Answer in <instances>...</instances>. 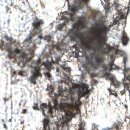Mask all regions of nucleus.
Segmentation results:
<instances>
[{"label": "nucleus", "instance_id": "f257e3e1", "mask_svg": "<svg viewBox=\"0 0 130 130\" xmlns=\"http://www.w3.org/2000/svg\"><path fill=\"white\" fill-rule=\"evenodd\" d=\"M7 39L9 41V42H4L2 44L0 43V46L6 48L8 52V54L10 58H13L12 61L19 59L18 64L20 65L25 66L26 64H28V67L31 68V72L32 75L29 78L30 82L33 84H36V79L38 77H41L42 74L40 73V67L42 64V61H38L31 60V58L33 55V51L35 50L36 47L34 45L33 46H29L30 51V54L25 53L23 51H21L18 48L17 46L13 48L12 47V42L11 38L10 39L9 37L6 36Z\"/></svg>", "mask_w": 130, "mask_h": 130}, {"label": "nucleus", "instance_id": "f03ea898", "mask_svg": "<svg viewBox=\"0 0 130 130\" xmlns=\"http://www.w3.org/2000/svg\"><path fill=\"white\" fill-rule=\"evenodd\" d=\"M89 47L88 48V50L92 52L90 53L91 57H93L94 56H96V59H95V61L92 59L89 61V65L86 64L84 66L86 70L89 72L90 71H92L95 69L98 68L99 67L104 66V63L103 62L102 58L100 57L96 53L100 48L95 47L94 46L92 43L88 44Z\"/></svg>", "mask_w": 130, "mask_h": 130}, {"label": "nucleus", "instance_id": "7ed1b4c3", "mask_svg": "<svg viewBox=\"0 0 130 130\" xmlns=\"http://www.w3.org/2000/svg\"><path fill=\"white\" fill-rule=\"evenodd\" d=\"M114 3V5L116 7L115 8L117 13L113 15L114 18L115 17V19H114L113 23L115 25H117L119 27L121 26V28H123L126 23V16L124 11L119 8V5L118 1H115Z\"/></svg>", "mask_w": 130, "mask_h": 130}, {"label": "nucleus", "instance_id": "20e7f679", "mask_svg": "<svg viewBox=\"0 0 130 130\" xmlns=\"http://www.w3.org/2000/svg\"><path fill=\"white\" fill-rule=\"evenodd\" d=\"M69 7L70 12H68L67 11L64 12L61 17L64 20L65 22L71 20L72 22L73 26L76 27L78 24V20L75 18V12L80 7L78 5H73Z\"/></svg>", "mask_w": 130, "mask_h": 130}, {"label": "nucleus", "instance_id": "39448f33", "mask_svg": "<svg viewBox=\"0 0 130 130\" xmlns=\"http://www.w3.org/2000/svg\"><path fill=\"white\" fill-rule=\"evenodd\" d=\"M40 108L41 109L43 115L46 117L45 118L43 121V130H50L49 124L50 120L47 117L45 113V109L47 110V112L49 114L50 116L52 118L54 117V109L53 107L49 106L47 104L43 103L40 106Z\"/></svg>", "mask_w": 130, "mask_h": 130}, {"label": "nucleus", "instance_id": "423d86ee", "mask_svg": "<svg viewBox=\"0 0 130 130\" xmlns=\"http://www.w3.org/2000/svg\"><path fill=\"white\" fill-rule=\"evenodd\" d=\"M55 47L57 51L56 52L54 49H53L52 51H51V52L54 54L56 56L55 63L58 64L59 61H61L60 58L63 55L64 51L60 44H58Z\"/></svg>", "mask_w": 130, "mask_h": 130}, {"label": "nucleus", "instance_id": "0eeeda50", "mask_svg": "<svg viewBox=\"0 0 130 130\" xmlns=\"http://www.w3.org/2000/svg\"><path fill=\"white\" fill-rule=\"evenodd\" d=\"M44 21L42 19H35L32 23V25L34 29L32 31H30V34L31 35L33 36L41 32V25H44Z\"/></svg>", "mask_w": 130, "mask_h": 130}, {"label": "nucleus", "instance_id": "6e6552de", "mask_svg": "<svg viewBox=\"0 0 130 130\" xmlns=\"http://www.w3.org/2000/svg\"><path fill=\"white\" fill-rule=\"evenodd\" d=\"M54 87L51 86H50L49 87H47L46 88V90L48 91L49 92L52 94V95L51 96L56 101L59 96H63V90H59L58 91V94H57L54 92Z\"/></svg>", "mask_w": 130, "mask_h": 130}, {"label": "nucleus", "instance_id": "1a4fd4ad", "mask_svg": "<svg viewBox=\"0 0 130 130\" xmlns=\"http://www.w3.org/2000/svg\"><path fill=\"white\" fill-rule=\"evenodd\" d=\"M121 122L120 121H117V122H116L114 123V126L115 127L116 129L117 130H120L121 129L119 128V125L120 124ZM97 129L98 130H113L112 128V127H110V128H101V129H99V128L100 127V126L98 125L97 126Z\"/></svg>", "mask_w": 130, "mask_h": 130}, {"label": "nucleus", "instance_id": "9d476101", "mask_svg": "<svg viewBox=\"0 0 130 130\" xmlns=\"http://www.w3.org/2000/svg\"><path fill=\"white\" fill-rule=\"evenodd\" d=\"M11 76L12 77L11 83L12 84H13L16 83L18 81V79L17 80H16L17 78H15V81H13V77H16L17 76V74H18L20 75H23L24 74V73L22 72V71H20V72H18L17 73L15 72L12 71H11Z\"/></svg>", "mask_w": 130, "mask_h": 130}, {"label": "nucleus", "instance_id": "9b49d317", "mask_svg": "<svg viewBox=\"0 0 130 130\" xmlns=\"http://www.w3.org/2000/svg\"><path fill=\"white\" fill-rule=\"evenodd\" d=\"M122 43L124 46L126 45L129 40V38L126 33H124L121 38Z\"/></svg>", "mask_w": 130, "mask_h": 130}, {"label": "nucleus", "instance_id": "f8f14e48", "mask_svg": "<svg viewBox=\"0 0 130 130\" xmlns=\"http://www.w3.org/2000/svg\"><path fill=\"white\" fill-rule=\"evenodd\" d=\"M105 3L104 8L106 12L110 11L111 9V6L112 5V4H110L108 2V0H104Z\"/></svg>", "mask_w": 130, "mask_h": 130}, {"label": "nucleus", "instance_id": "ddd939ff", "mask_svg": "<svg viewBox=\"0 0 130 130\" xmlns=\"http://www.w3.org/2000/svg\"><path fill=\"white\" fill-rule=\"evenodd\" d=\"M53 36V34L51 35H47L45 37V39L49 42V45L52 47L54 46L53 43V41L52 39H51L52 36Z\"/></svg>", "mask_w": 130, "mask_h": 130}, {"label": "nucleus", "instance_id": "4468645a", "mask_svg": "<svg viewBox=\"0 0 130 130\" xmlns=\"http://www.w3.org/2000/svg\"><path fill=\"white\" fill-rule=\"evenodd\" d=\"M77 32L76 29H71L69 31L68 35L71 39H74L76 38V34Z\"/></svg>", "mask_w": 130, "mask_h": 130}, {"label": "nucleus", "instance_id": "2eb2a0df", "mask_svg": "<svg viewBox=\"0 0 130 130\" xmlns=\"http://www.w3.org/2000/svg\"><path fill=\"white\" fill-rule=\"evenodd\" d=\"M106 79L110 80L111 81L113 82L116 80V77L115 75L111 73L107 74L106 76Z\"/></svg>", "mask_w": 130, "mask_h": 130}, {"label": "nucleus", "instance_id": "dca6fc26", "mask_svg": "<svg viewBox=\"0 0 130 130\" xmlns=\"http://www.w3.org/2000/svg\"><path fill=\"white\" fill-rule=\"evenodd\" d=\"M67 112L68 117L71 118L74 116L75 113L73 111V109L69 108H68Z\"/></svg>", "mask_w": 130, "mask_h": 130}, {"label": "nucleus", "instance_id": "f3484780", "mask_svg": "<svg viewBox=\"0 0 130 130\" xmlns=\"http://www.w3.org/2000/svg\"><path fill=\"white\" fill-rule=\"evenodd\" d=\"M54 65V64H52V63L48 62H47L46 64L45 65V67L49 71L51 69H54V67L53 66Z\"/></svg>", "mask_w": 130, "mask_h": 130}, {"label": "nucleus", "instance_id": "a211bd4d", "mask_svg": "<svg viewBox=\"0 0 130 130\" xmlns=\"http://www.w3.org/2000/svg\"><path fill=\"white\" fill-rule=\"evenodd\" d=\"M108 90L109 92H110V95H113L116 96V98H117L118 96V95L117 93L115 92L113 90L111 89H110L109 88H108Z\"/></svg>", "mask_w": 130, "mask_h": 130}, {"label": "nucleus", "instance_id": "6ab92c4d", "mask_svg": "<svg viewBox=\"0 0 130 130\" xmlns=\"http://www.w3.org/2000/svg\"><path fill=\"white\" fill-rule=\"evenodd\" d=\"M44 74L46 77H47L48 78L49 80H51V75L48 72H44Z\"/></svg>", "mask_w": 130, "mask_h": 130}, {"label": "nucleus", "instance_id": "aec40b11", "mask_svg": "<svg viewBox=\"0 0 130 130\" xmlns=\"http://www.w3.org/2000/svg\"><path fill=\"white\" fill-rule=\"evenodd\" d=\"M110 66L114 70H118L120 69L119 67L113 63H112Z\"/></svg>", "mask_w": 130, "mask_h": 130}, {"label": "nucleus", "instance_id": "412c9836", "mask_svg": "<svg viewBox=\"0 0 130 130\" xmlns=\"http://www.w3.org/2000/svg\"><path fill=\"white\" fill-rule=\"evenodd\" d=\"M67 25V24L65 23L61 24L59 26V27H58V29L59 30H61L63 28L64 26H66Z\"/></svg>", "mask_w": 130, "mask_h": 130}, {"label": "nucleus", "instance_id": "4be33fe9", "mask_svg": "<svg viewBox=\"0 0 130 130\" xmlns=\"http://www.w3.org/2000/svg\"><path fill=\"white\" fill-rule=\"evenodd\" d=\"M32 108L34 110H39V108L38 106V104L37 103H34V106H32Z\"/></svg>", "mask_w": 130, "mask_h": 130}, {"label": "nucleus", "instance_id": "5701e85b", "mask_svg": "<svg viewBox=\"0 0 130 130\" xmlns=\"http://www.w3.org/2000/svg\"><path fill=\"white\" fill-rule=\"evenodd\" d=\"M63 68L66 71H68L69 73H70L71 71V69L69 67H65L64 66H63Z\"/></svg>", "mask_w": 130, "mask_h": 130}, {"label": "nucleus", "instance_id": "b1692460", "mask_svg": "<svg viewBox=\"0 0 130 130\" xmlns=\"http://www.w3.org/2000/svg\"><path fill=\"white\" fill-rule=\"evenodd\" d=\"M83 124L82 122L80 123V125L79 126V128L78 130H85L83 127Z\"/></svg>", "mask_w": 130, "mask_h": 130}, {"label": "nucleus", "instance_id": "393cba45", "mask_svg": "<svg viewBox=\"0 0 130 130\" xmlns=\"http://www.w3.org/2000/svg\"><path fill=\"white\" fill-rule=\"evenodd\" d=\"M56 75L57 76H59V73L60 71V68L59 67H57L56 68Z\"/></svg>", "mask_w": 130, "mask_h": 130}, {"label": "nucleus", "instance_id": "a878e982", "mask_svg": "<svg viewBox=\"0 0 130 130\" xmlns=\"http://www.w3.org/2000/svg\"><path fill=\"white\" fill-rule=\"evenodd\" d=\"M130 3H129L128 4L129 5V8H128L127 9V11L126 12L125 11V12L126 13V14H128L129 13V11H130V5H129Z\"/></svg>", "mask_w": 130, "mask_h": 130}, {"label": "nucleus", "instance_id": "bb28decb", "mask_svg": "<svg viewBox=\"0 0 130 130\" xmlns=\"http://www.w3.org/2000/svg\"><path fill=\"white\" fill-rule=\"evenodd\" d=\"M123 84L125 87H128V84L127 83L125 82L124 79L123 80Z\"/></svg>", "mask_w": 130, "mask_h": 130}, {"label": "nucleus", "instance_id": "cd10ccee", "mask_svg": "<svg viewBox=\"0 0 130 130\" xmlns=\"http://www.w3.org/2000/svg\"><path fill=\"white\" fill-rule=\"evenodd\" d=\"M26 40L27 42H29L31 41V39L30 37L28 36L26 37Z\"/></svg>", "mask_w": 130, "mask_h": 130}, {"label": "nucleus", "instance_id": "c85d7f7f", "mask_svg": "<svg viewBox=\"0 0 130 130\" xmlns=\"http://www.w3.org/2000/svg\"><path fill=\"white\" fill-rule=\"evenodd\" d=\"M37 37L39 38L40 39H42L43 38V37L41 35H40L37 36Z\"/></svg>", "mask_w": 130, "mask_h": 130}, {"label": "nucleus", "instance_id": "c756f323", "mask_svg": "<svg viewBox=\"0 0 130 130\" xmlns=\"http://www.w3.org/2000/svg\"><path fill=\"white\" fill-rule=\"evenodd\" d=\"M5 8L6 9V13H7L8 12V11L9 10V7H8L5 6Z\"/></svg>", "mask_w": 130, "mask_h": 130}, {"label": "nucleus", "instance_id": "7c9ffc66", "mask_svg": "<svg viewBox=\"0 0 130 130\" xmlns=\"http://www.w3.org/2000/svg\"><path fill=\"white\" fill-rule=\"evenodd\" d=\"M105 30L106 31H109L110 30L109 28L107 27H105Z\"/></svg>", "mask_w": 130, "mask_h": 130}, {"label": "nucleus", "instance_id": "2f4dec72", "mask_svg": "<svg viewBox=\"0 0 130 130\" xmlns=\"http://www.w3.org/2000/svg\"><path fill=\"white\" fill-rule=\"evenodd\" d=\"M120 93L122 95H123L125 93V91L124 90H122L120 92Z\"/></svg>", "mask_w": 130, "mask_h": 130}, {"label": "nucleus", "instance_id": "473e14b6", "mask_svg": "<svg viewBox=\"0 0 130 130\" xmlns=\"http://www.w3.org/2000/svg\"><path fill=\"white\" fill-rule=\"evenodd\" d=\"M3 126H4V127L5 128V129H7V128L6 125L4 123L3 124Z\"/></svg>", "mask_w": 130, "mask_h": 130}, {"label": "nucleus", "instance_id": "72a5a7b5", "mask_svg": "<svg viewBox=\"0 0 130 130\" xmlns=\"http://www.w3.org/2000/svg\"><path fill=\"white\" fill-rule=\"evenodd\" d=\"M26 111V109H25L23 110V111L21 112L22 113H25Z\"/></svg>", "mask_w": 130, "mask_h": 130}, {"label": "nucleus", "instance_id": "f704fd0d", "mask_svg": "<svg viewBox=\"0 0 130 130\" xmlns=\"http://www.w3.org/2000/svg\"><path fill=\"white\" fill-rule=\"evenodd\" d=\"M76 112L77 114H80V111L79 110H76Z\"/></svg>", "mask_w": 130, "mask_h": 130}, {"label": "nucleus", "instance_id": "c9c22d12", "mask_svg": "<svg viewBox=\"0 0 130 130\" xmlns=\"http://www.w3.org/2000/svg\"><path fill=\"white\" fill-rule=\"evenodd\" d=\"M107 39V38L106 37H104V40L105 41H106Z\"/></svg>", "mask_w": 130, "mask_h": 130}, {"label": "nucleus", "instance_id": "e433bc0d", "mask_svg": "<svg viewBox=\"0 0 130 130\" xmlns=\"http://www.w3.org/2000/svg\"><path fill=\"white\" fill-rule=\"evenodd\" d=\"M77 96L79 97H80L81 96V95L79 94V93H77Z\"/></svg>", "mask_w": 130, "mask_h": 130}, {"label": "nucleus", "instance_id": "4c0bfd02", "mask_svg": "<svg viewBox=\"0 0 130 130\" xmlns=\"http://www.w3.org/2000/svg\"><path fill=\"white\" fill-rule=\"evenodd\" d=\"M69 0H66L67 2H68ZM80 2H82L84 1L85 0H79Z\"/></svg>", "mask_w": 130, "mask_h": 130}, {"label": "nucleus", "instance_id": "58836bf2", "mask_svg": "<svg viewBox=\"0 0 130 130\" xmlns=\"http://www.w3.org/2000/svg\"><path fill=\"white\" fill-rule=\"evenodd\" d=\"M103 101H103V99H101V100L100 102L101 104H102L103 102Z\"/></svg>", "mask_w": 130, "mask_h": 130}, {"label": "nucleus", "instance_id": "ea45409f", "mask_svg": "<svg viewBox=\"0 0 130 130\" xmlns=\"http://www.w3.org/2000/svg\"><path fill=\"white\" fill-rule=\"evenodd\" d=\"M105 69H109V68H108V67L106 66H105Z\"/></svg>", "mask_w": 130, "mask_h": 130}, {"label": "nucleus", "instance_id": "a19ab883", "mask_svg": "<svg viewBox=\"0 0 130 130\" xmlns=\"http://www.w3.org/2000/svg\"><path fill=\"white\" fill-rule=\"evenodd\" d=\"M24 121H22L21 122V124H22L24 123Z\"/></svg>", "mask_w": 130, "mask_h": 130}, {"label": "nucleus", "instance_id": "79ce46f5", "mask_svg": "<svg viewBox=\"0 0 130 130\" xmlns=\"http://www.w3.org/2000/svg\"><path fill=\"white\" fill-rule=\"evenodd\" d=\"M111 85H115V84H114V83L113 82H112L111 83Z\"/></svg>", "mask_w": 130, "mask_h": 130}, {"label": "nucleus", "instance_id": "37998d69", "mask_svg": "<svg viewBox=\"0 0 130 130\" xmlns=\"http://www.w3.org/2000/svg\"><path fill=\"white\" fill-rule=\"evenodd\" d=\"M104 4L103 2L102 1H101V5H103Z\"/></svg>", "mask_w": 130, "mask_h": 130}, {"label": "nucleus", "instance_id": "c03bdc74", "mask_svg": "<svg viewBox=\"0 0 130 130\" xmlns=\"http://www.w3.org/2000/svg\"><path fill=\"white\" fill-rule=\"evenodd\" d=\"M94 82L96 83H98V81L96 80H95Z\"/></svg>", "mask_w": 130, "mask_h": 130}, {"label": "nucleus", "instance_id": "a18cd8bd", "mask_svg": "<svg viewBox=\"0 0 130 130\" xmlns=\"http://www.w3.org/2000/svg\"><path fill=\"white\" fill-rule=\"evenodd\" d=\"M10 20L9 19H8V24H9V22H10Z\"/></svg>", "mask_w": 130, "mask_h": 130}, {"label": "nucleus", "instance_id": "49530a36", "mask_svg": "<svg viewBox=\"0 0 130 130\" xmlns=\"http://www.w3.org/2000/svg\"><path fill=\"white\" fill-rule=\"evenodd\" d=\"M96 26H97V25H96V24H95V25H94V27H96Z\"/></svg>", "mask_w": 130, "mask_h": 130}, {"label": "nucleus", "instance_id": "de8ad7c7", "mask_svg": "<svg viewBox=\"0 0 130 130\" xmlns=\"http://www.w3.org/2000/svg\"><path fill=\"white\" fill-rule=\"evenodd\" d=\"M11 119H9L8 120V121L9 122H11Z\"/></svg>", "mask_w": 130, "mask_h": 130}, {"label": "nucleus", "instance_id": "09e8293b", "mask_svg": "<svg viewBox=\"0 0 130 130\" xmlns=\"http://www.w3.org/2000/svg\"><path fill=\"white\" fill-rule=\"evenodd\" d=\"M11 5L12 6L13 5V3H12V2H11Z\"/></svg>", "mask_w": 130, "mask_h": 130}, {"label": "nucleus", "instance_id": "8fccbe9b", "mask_svg": "<svg viewBox=\"0 0 130 130\" xmlns=\"http://www.w3.org/2000/svg\"><path fill=\"white\" fill-rule=\"evenodd\" d=\"M93 125H94V127H96V125H95V123H94L93 124Z\"/></svg>", "mask_w": 130, "mask_h": 130}, {"label": "nucleus", "instance_id": "3c124183", "mask_svg": "<svg viewBox=\"0 0 130 130\" xmlns=\"http://www.w3.org/2000/svg\"><path fill=\"white\" fill-rule=\"evenodd\" d=\"M85 85H86V87H87L88 86V85H86V84H85Z\"/></svg>", "mask_w": 130, "mask_h": 130}, {"label": "nucleus", "instance_id": "603ef678", "mask_svg": "<svg viewBox=\"0 0 130 130\" xmlns=\"http://www.w3.org/2000/svg\"><path fill=\"white\" fill-rule=\"evenodd\" d=\"M5 1L8 4V3L7 0H6Z\"/></svg>", "mask_w": 130, "mask_h": 130}, {"label": "nucleus", "instance_id": "864d4df0", "mask_svg": "<svg viewBox=\"0 0 130 130\" xmlns=\"http://www.w3.org/2000/svg\"><path fill=\"white\" fill-rule=\"evenodd\" d=\"M65 98H66L65 99H64L65 100H67V97H66V96H65Z\"/></svg>", "mask_w": 130, "mask_h": 130}, {"label": "nucleus", "instance_id": "5fc2aeb1", "mask_svg": "<svg viewBox=\"0 0 130 130\" xmlns=\"http://www.w3.org/2000/svg\"><path fill=\"white\" fill-rule=\"evenodd\" d=\"M2 121L3 122H4V119H3L2 120Z\"/></svg>", "mask_w": 130, "mask_h": 130}, {"label": "nucleus", "instance_id": "6e6d98bb", "mask_svg": "<svg viewBox=\"0 0 130 130\" xmlns=\"http://www.w3.org/2000/svg\"><path fill=\"white\" fill-rule=\"evenodd\" d=\"M129 95H130V90H129Z\"/></svg>", "mask_w": 130, "mask_h": 130}, {"label": "nucleus", "instance_id": "4d7b16f0", "mask_svg": "<svg viewBox=\"0 0 130 130\" xmlns=\"http://www.w3.org/2000/svg\"><path fill=\"white\" fill-rule=\"evenodd\" d=\"M105 117H106V118H107V115H106V116H105Z\"/></svg>", "mask_w": 130, "mask_h": 130}, {"label": "nucleus", "instance_id": "13d9d810", "mask_svg": "<svg viewBox=\"0 0 130 130\" xmlns=\"http://www.w3.org/2000/svg\"><path fill=\"white\" fill-rule=\"evenodd\" d=\"M1 5L2 6H3V4H1Z\"/></svg>", "mask_w": 130, "mask_h": 130}, {"label": "nucleus", "instance_id": "bf43d9fd", "mask_svg": "<svg viewBox=\"0 0 130 130\" xmlns=\"http://www.w3.org/2000/svg\"><path fill=\"white\" fill-rule=\"evenodd\" d=\"M88 96H87L86 97V99H88Z\"/></svg>", "mask_w": 130, "mask_h": 130}, {"label": "nucleus", "instance_id": "052dcab7", "mask_svg": "<svg viewBox=\"0 0 130 130\" xmlns=\"http://www.w3.org/2000/svg\"><path fill=\"white\" fill-rule=\"evenodd\" d=\"M129 2L128 3H130V0H129Z\"/></svg>", "mask_w": 130, "mask_h": 130}, {"label": "nucleus", "instance_id": "680f3d73", "mask_svg": "<svg viewBox=\"0 0 130 130\" xmlns=\"http://www.w3.org/2000/svg\"><path fill=\"white\" fill-rule=\"evenodd\" d=\"M10 0L11 1V2H12V1L13 0Z\"/></svg>", "mask_w": 130, "mask_h": 130}, {"label": "nucleus", "instance_id": "e2e57ef3", "mask_svg": "<svg viewBox=\"0 0 130 130\" xmlns=\"http://www.w3.org/2000/svg\"><path fill=\"white\" fill-rule=\"evenodd\" d=\"M107 99L108 98V96H107Z\"/></svg>", "mask_w": 130, "mask_h": 130}, {"label": "nucleus", "instance_id": "0e129e2a", "mask_svg": "<svg viewBox=\"0 0 130 130\" xmlns=\"http://www.w3.org/2000/svg\"><path fill=\"white\" fill-rule=\"evenodd\" d=\"M0 1H1L2 2V0H0Z\"/></svg>", "mask_w": 130, "mask_h": 130}, {"label": "nucleus", "instance_id": "69168bd1", "mask_svg": "<svg viewBox=\"0 0 130 130\" xmlns=\"http://www.w3.org/2000/svg\"><path fill=\"white\" fill-rule=\"evenodd\" d=\"M92 76H94V75H92Z\"/></svg>", "mask_w": 130, "mask_h": 130}, {"label": "nucleus", "instance_id": "338daca9", "mask_svg": "<svg viewBox=\"0 0 130 130\" xmlns=\"http://www.w3.org/2000/svg\"><path fill=\"white\" fill-rule=\"evenodd\" d=\"M5 101H6V99H5Z\"/></svg>", "mask_w": 130, "mask_h": 130}, {"label": "nucleus", "instance_id": "774afa93", "mask_svg": "<svg viewBox=\"0 0 130 130\" xmlns=\"http://www.w3.org/2000/svg\"><path fill=\"white\" fill-rule=\"evenodd\" d=\"M85 48L86 49H87V48H85Z\"/></svg>", "mask_w": 130, "mask_h": 130}]
</instances>
